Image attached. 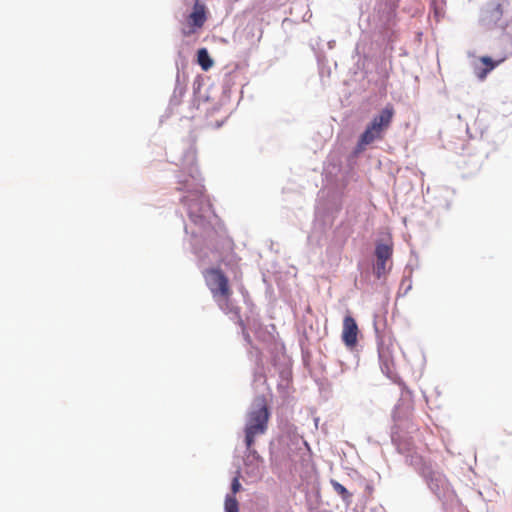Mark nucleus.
I'll return each mask as SVG.
<instances>
[{
  "instance_id": "f8f14e48",
  "label": "nucleus",
  "mask_w": 512,
  "mask_h": 512,
  "mask_svg": "<svg viewBox=\"0 0 512 512\" xmlns=\"http://www.w3.org/2000/svg\"><path fill=\"white\" fill-rule=\"evenodd\" d=\"M241 489V484H240V481H239V476H235L232 480V483H231V490H232V493L233 495L236 494L237 492H239Z\"/></svg>"
},
{
  "instance_id": "ddd939ff",
  "label": "nucleus",
  "mask_w": 512,
  "mask_h": 512,
  "mask_svg": "<svg viewBox=\"0 0 512 512\" xmlns=\"http://www.w3.org/2000/svg\"><path fill=\"white\" fill-rule=\"evenodd\" d=\"M366 491L368 493L369 496H371L373 494V491H374V488L371 484H367L366 485Z\"/></svg>"
},
{
  "instance_id": "0eeeda50",
  "label": "nucleus",
  "mask_w": 512,
  "mask_h": 512,
  "mask_svg": "<svg viewBox=\"0 0 512 512\" xmlns=\"http://www.w3.org/2000/svg\"><path fill=\"white\" fill-rule=\"evenodd\" d=\"M206 20H207L206 7L204 4H202L198 0H196V2L194 3V6H193V11L188 16V22L193 28L188 31L183 30V34L185 36L191 35L192 33L195 32V29L201 28L204 25V23L206 22Z\"/></svg>"
},
{
  "instance_id": "6e6552de",
  "label": "nucleus",
  "mask_w": 512,
  "mask_h": 512,
  "mask_svg": "<svg viewBox=\"0 0 512 512\" xmlns=\"http://www.w3.org/2000/svg\"><path fill=\"white\" fill-rule=\"evenodd\" d=\"M197 62L204 71L209 70L213 66V60L209 56L206 48H201L198 50Z\"/></svg>"
},
{
  "instance_id": "f03ea898",
  "label": "nucleus",
  "mask_w": 512,
  "mask_h": 512,
  "mask_svg": "<svg viewBox=\"0 0 512 512\" xmlns=\"http://www.w3.org/2000/svg\"><path fill=\"white\" fill-rule=\"evenodd\" d=\"M270 412L264 395L257 396L246 415L244 428L245 444L248 449L255 443V438L264 435L268 429Z\"/></svg>"
},
{
  "instance_id": "20e7f679",
  "label": "nucleus",
  "mask_w": 512,
  "mask_h": 512,
  "mask_svg": "<svg viewBox=\"0 0 512 512\" xmlns=\"http://www.w3.org/2000/svg\"><path fill=\"white\" fill-rule=\"evenodd\" d=\"M182 202L188 207L189 217L196 224H202L204 213L208 210V205L203 200V186H199L194 191L193 198L185 196Z\"/></svg>"
},
{
  "instance_id": "1a4fd4ad",
  "label": "nucleus",
  "mask_w": 512,
  "mask_h": 512,
  "mask_svg": "<svg viewBox=\"0 0 512 512\" xmlns=\"http://www.w3.org/2000/svg\"><path fill=\"white\" fill-rule=\"evenodd\" d=\"M480 61L485 65V68L477 74L480 79H484L486 75L499 64V62L493 61L488 56L481 57Z\"/></svg>"
},
{
  "instance_id": "39448f33",
  "label": "nucleus",
  "mask_w": 512,
  "mask_h": 512,
  "mask_svg": "<svg viewBox=\"0 0 512 512\" xmlns=\"http://www.w3.org/2000/svg\"><path fill=\"white\" fill-rule=\"evenodd\" d=\"M392 255V244L377 243L375 248L376 263L374 265V274L378 279L384 277L391 269Z\"/></svg>"
},
{
  "instance_id": "9b49d317",
  "label": "nucleus",
  "mask_w": 512,
  "mask_h": 512,
  "mask_svg": "<svg viewBox=\"0 0 512 512\" xmlns=\"http://www.w3.org/2000/svg\"><path fill=\"white\" fill-rule=\"evenodd\" d=\"M225 512H239V504L235 496L227 495L225 498Z\"/></svg>"
},
{
  "instance_id": "f257e3e1",
  "label": "nucleus",
  "mask_w": 512,
  "mask_h": 512,
  "mask_svg": "<svg viewBox=\"0 0 512 512\" xmlns=\"http://www.w3.org/2000/svg\"><path fill=\"white\" fill-rule=\"evenodd\" d=\"M203 277L218 307L226 314L239 317L240 308L231 300L233 292L224 272L220 268H209L203 272Z\"/></svg>"
},
{
  "instance_id": "9d476101",
  "label": "nucleus",
  "mask_w": 512,
  "mask_h": 512,
  "mask_svg": "<svg viewBox=\"0 0 512 512\" xmlns=\"http://www.w3.org/2000/svg\"><path fill=\"white\" fill-rule=\"evenodd\" d=\"M334 491L341 496L342 500L345 502H350L352 494L338 481L331 480L330 481Z\"/></svg>"
},
{
  "instance_id": "7ed1b4c3",
  "label": "nucleus",
  "mask_w": 512,
  "mask_h": 512,
  "mask_svg": "<svg viewBox=\"0 0 512 512\" xmlns=\"http://www.w3.org/2000/svg\"><path fill=\"white\" fill-rule=\"evenodd\" d=\"M395 115L391 104L386 105L378 115L374 116L360 135L356 151L362 152L366 146L384 138L385 131L390 127Z\"/></svg>"
},
{
  "instance_id": "423d86ee",
  "label": "nucleus",
  "mask_w": 512,
  "mask_h": 512,
  "mask_svg": "<svg viewBox=\"0 0 512 512\" xmlns=\"http://www.w3.org/2000/svg\"><path fill=\"white\" fill-rule=\"evenodd\" d=\"M358 333L359 329L355 319L350 315H346L343 319V329L341 335L342 341L346 347L353 349L357 345Z\"/></svg>"
}]
</instances>
